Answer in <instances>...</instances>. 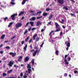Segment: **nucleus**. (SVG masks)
<instances>
[{
  "mask_svg": "<svg viewBox=\"0 0 78 78\" xmlns=\"http://www.w3.org/2000/svg\"><path fill=\"white\" fill-rule=\"evenodd\" d=\"M55 28H56V31H55V32H59L61 30L60 27H59V25L57 23H55Z\"/></svg>",
  "mask_w": 78,
  "mask_h": 78,
  "instance_id": "f257e3e1",
  "label": "nucleus"
},
{
  "mask_svg": "<svg viewBox=\"0 0 78 78\" xmlns=\"http://www.w3.org/2000/svg\"><path fill=\"white\" fill-rule=\"evenodd\" d=\"M22 23H18L16 24V29H17L19 27H22Z\"/></svg>",
  "mask_w": 78,
  "mask_h": 78,
  "instance_id": "f03ea898",
  "label": "nucleus"
},
{
  "mask_svg": "<svg viewBox=\"0 0 78 78\" xmlns=\"http://www.w3.org/2000/svg\"><path fill=\"white\" fill-rule=\"evenodd\" d=\"M16 16H17V14H14L11 16V17L12 18V20H15V17H16Z\"/></svg>",
  "mask_w": 78,
  "mask_h": 78,
  "instance_id": "7ed1b4c3",
  "label": "nucleus"
},
{
  "mask_svg": "<svg viewBox=\"0 0 78 78\" xmlns=\"http://www.w3.org/2000/svg\"><path fill=\"white\" fill-rule=\"evenodd\" d=\"M58 3L62 5L64 3V0H57Z\"/></svg>",
  "mask_w": 78,
  "mask_h": 78,
  "instance_id": "20e7f679",
  "label": "nucleus"
},
{
  "mask_svg": "<svg viewBox=\"0 0 78 78\" xmlns=\"http://www.w3.org/2000/svg\"><path fill=\"white\" fill-rule=\"evenodd\" d=\"M14 65V62H12V61H10L9 62V64H8V66L12 67V65Z\"/></svg>",
  "mask_w": 78,
  "mask_h": 78,
  "instance_id": "39448f33",
  "label": "nucleus"
},
{
  "mask_svg": "<svg viewBox=\"0 0 78 78\" xmlns=\"http://www.w3.org/2000/svg\"><path fill=\"white\" fill-rule=\"evenodd\" d=\"M65 44H66V46L68 47H70V44L69 42H68L67 41H65Z\"/></svg>",
  "mask_w": 78,
  "mask_h": 78,
  "instance_id": "423d86ee",
  "label": "nucleus"
},
{
  "mask_svg": "<svg viewBox=\"0 0 78 78\" xmlns=\"http://www.w3.org/2000/svg\"><path fill=\"white\" fill-rule=\"evenodd\" d=\"M9 55H12V57H14V56L16 55V53L15 52L13 53V52H10L9 53Z\"/></svg>",
  "mask_w": 78,
  "mask_h": 78,
  "instance_id": "0eeeda50",
  "label": "nucleus"
},
{
  "mask_svg": "<svg viewBox=\"0 0 78 78\" xmlns=\"http://www.w3.org/2000/svg\"><path fill=\"white\" fill-rule=\"evenodd\" d=\"M29 57L28 56H27L25 58L24 62H27V61H29Z\"/></svg>",
  "mask_w": 78,
  "mask_h": 78,
  "instance_id": "6e6552de",
  "label": "nucleus"
},
{
  "mask_svg": "<svg viewBox=\"0 0 78 78\" xmlns=\"http://www.w3.org/2000/svg\"><path fill=\"white\" fill-rule=\"evenodd\" d=\"M38 52V50H36L35 51V52H34L33 54V56H35L36 55V54H37V52Z\"/></svg>",
  "mask_w": 78,
  "mask_h": 78,
  "instance_id": "1a4fd4ad",
  "label": "nucleus"
},
{
  "mask_svg": "<svg viewBox=\"0 0 78 78\" xmlns=\"http://www.w3.org/2000/svg\"><path fill=\"white\" fill-rule=\"evenodd\" d=\"M14 1H15V0H11L12 2H10V4L11 5H16V3L14 2Z\"/></svg>",
  "mask_w": 78,
  "mask_h": 78,
  "instance_id": "9d476101",
  "label": "nucleus"
},
{
  "mask_svg": "<svg viewBox=\"0 0 78 78\" xmlns=\"http://www.w3.org/2000/svg\"><path fill=\"white\" fill-rule=\"evenodd\" d=\"M37 34H35L32 37L33 38V40H35L36 39V37H37Z\"/></svg>",
  "mask_w": 78,
  "mask_h": 78,
  "instance_id": "9b49d317",
  "label": "nucleus"
},
{
  "mask_svg": "<svg viewBox=\"0 0 78 78\" xmlns=\"http://www.w3.org/2000/svg\"><path fill=\"white\" fill-rule=\"evenodd\" d=\"M22 59H23L22 57L20 56L19 57V58L18 60V61H19V62H20V61H22Z\"/></svg>",
  "mask_w": 78,
  "mask_h": 78,
  "instance_id": "f8f14e48",
  "label": "nucleus"
},
{
  "mask_svg": "<svg viewBox=\"0 0 78 78\" xmlns=\"http://www.w3.org/2000/svg\"><path fill=\"white\" fill-rule=\"evenodd\" d=\"M31 62L32 64V66H34V59H32L31 61Z\"/></svg>",
  "mask_w": 78,
  "mask_h": 78,
  "instance_id": "ddd939ff",
  "label": "nucleus"
},
{
  "mask_svg": "<svg viewBox=\"0 0 78 78\" xmlns=\"http://www.w3.org/2000/svg\"><path fill=\"white\" fill-rule=\"evenodd\" d=\"M41 24H42V23H41L40 21H38L37 22L36 26H38L39 25H41Z\"/></svg>",
  "mask_w": 78,
  "mask_h": 78,
  "instance_id": "4468645a",
  "label": "nucleus"
},
{
  "mask_svg": "<svg viewBox=\"0 0 78 78\" xmlns=\"http://www.w3.org/2000/svg\"><path fill=\"white\" fill-rule=\"evenodd\" d=\"M29 39H30V36L27 37V38L25 39V42H27L29 40Z\"/></svg>",
  "mask_w": 78,
  "mask_h": 78,
  "instance_id": "2eb2a0df",
  "label": "nucleus"
},
{
  "mask_svg": "<svg viewBox=\"0 0 78 78\" xmlns=\"http://www.w3.org/2000/svg\"><path fill=\"white\" fill-rule=\"evenodd\" d=\"M63 9H66V11H68V10H69V9H68L67 7V6L64 7L63 8Z\"/></svg>",
  "mask_w": 78,
  "mask_h": 78,
  "instance_id": "dca6fc26",
  "label": "nucleus"
},
{
  "mask_svg": "<svg viewBox=\"0 0 78 78\" xmlns=\"http://www.w3.org/2000/svg\"><path fill=\"white\" fill-rule=\"evenodd\" d=\"M64 61L65 62V64H69V62H67V59H66V58H65Z\"/></svg>",
  "mask_w": 78,
  "mask_h": 78,
  "instance_id": "f3484780",
  "label": "nucleus"
},
{
  "mask_svg": "<svg viewBox=\"0 0 78 78\" xmlns=\"http://www.w3.org/2000/svg\"><path fill=\"white\" fill-rule=\"evenodd\" d=\"M24 14V12L23 11L21 12L19 14V16H20L22 14Z\"/></svg>",
  "mask_w": 78,
  "mask_h": 78,
  "instance_id": "a211bd4d",
  "label": "nucleus"
},
{
  "mask_svg": "<svg viewBox=\"0 0 78 78\" xmlns=\"http://www.w3.org/2000/svg\"><path fill=\"white\" fill-rule=\"evenodd\" d=\"M30 24H31V26L33 27V26H34V23L33 22H30Z\"/></svg>",
  "mask_w": 78,
  "mask_h": 78,
  "instance_id": "6ab92c4d",
  "label": "nucleus"
},
{
  "mask_svg": "<svg viewBox=\"0 0 78 78\" xmlns=\"http://www.w3.org/2000/svg\"><path fill=\"white\" fill-rule=\"evenodd\" d=\"M12 72V69H10L7 71V73H11Z\"/></svg>",
  "mask_w": 78,
  "mask_h": 78,
  "instance_id": "aec40b11",
  "label": "nucleus"
},
{
  "mask_svg": "<svg viewBox=\"0 0 78 78\" xmlns=\"http://www.w3.org/2000/svg\"><path fill=\"white\" fill-rule=\"evenodd\" d=\"M27 1L26 0H23V2L22 3V5H24L25 3V2H26Z\"/></svg>",
  "mask_w": 78,
  "mask_h": 78,
  "instance_id": "412c9836",
  "label": "nucleus"
},
{
  "mask_svg": "<svg viewBox=\"0 0 78 78\" xmlns=\"http://www.w3.org/2000/svg\"><path fill=\"white\" fill-rule=\"evenodd\" d=\"M27 44H26L24 48V51H26V50H27Z\"/></svg>",
  "mask_w": 78,
  "mask_h": 78,
  "instance_id": "4be33fe9",
  "label": "nucleus"
},
{
  "mask_svg": "<svg viewBox=\"0 0 78 78\" xmlns=\"http://www.w3.org/2000/svg\"><path fill=\"white\" fill-rule=\"evenodd\" d=\"M52 17H53V15L51 14L50 16L49 17V20L51 19Z\"/></svg>",
  "mask_w": 78,
  "mask_h": 78,
  "instance_id": "5701e85b",
  "label": "nucleus"
},
{
  "mask_svg": "<svg viewBox=\"0 0 78 78\" xmlns=\"http://www.w3.org/2000/svg\"><path fill=\"white\" fill-rule=\"evenodd\" d=\"M48 15V13H44L43 14V16H44L45 17L46 16H47Z\"/></svg>",
  "mask_w": 78,
  "mask_h": 78,
  "instance_id": "b1692460",
  "label": "nucleus"
},
{
  "mask_svg": "<svg viewBox=\"0 0 78 78\" xmlns=\"http://www.w3.org/2000/svg\"><path fill=\"white\" fill-rule=\"evenodd\" d=\"M5 37V35H2V36L1 37V39H3Z\"/></svg>",
  "mask_w": 78,
  "mask_h": 78,
  "instance_id": "393cba45",
  "label": "nucleus"
},
{
  "mask_svg": "<svg viewBox=\"0 0 78 78\" xmlns=\"http://www.w3.org/2000/svg\"><path fill=\"white\" fill-rule=\"evenodd\" d=\"M29 12H30V13H34V12H35V10H30V11H29Z\"/></svg>",
  "mask_w": 78,
  "mask_h": 78,
  "instance_id": "a878e982",
  "label": "nucleus"
},
{
  "mask_svg": "<svg viewBox=\"0 0 78 78\" xmlns=\"http://www.w3.org/2000/svg\"><path fill=\"white\" fill-rule=\"evenodd\" d=\"M7 76V74L5 73H3L2 74V76Z\"/></svg>",
  "mask_w": 78,
  "mask_h": 78,
  "instance_id": "bb28decb",
  "label": "nucleus"
},
{
  "mask_svg": "<svg viewBox=\"0 0 78 78\" xmlns=\"http://www.w3.org/2000/svg\"><path fill=\"white\" fill-rule=\"evenodd\" d=\"M42 13V11H39L37 12V14L38 15V14H41Z\"/></svg>",
  "mask_w": 78,
  "mask_h": 78,
  "instance_id": "cd10ccee",
  "label": "nucleus"
},
{
  "mask_svg": "<svg viewBox=\"0 0 78 78\" xmlns=\"http://www.w3.org/2000/svg\"><path fill=\"white\" fill-rule=\"evenodd\" d=\"M27 68H29V69H31V66H30V65L29 64L27 65Z\"/></svg>",
  "mask_w": 78,
  "mask_h": 78,
  "instance_id": "c85d7f7f",
  "label": "nucleus"
},
{
  "mask_svg": "<svg viewBox=\"0 0 78 78\" xmlns=\"http://www.w3.org/2000/svg\"><path fill=\"white\" fill-rule=\"evenodd\" d=\"M53 32H54V31H51V33H50V34H49V36H50V37H51V34H52V33H53Z\"/></svg>",
  "mask_w": 78,
  "mask_h": 78,
  "instance_id": "c756f323",
  "label": "nucleus"
},
{
  "mask_svg": "<svg viewBox=\"0 0 78 78\" xmlns=\"http://www.w3.org/2000/svg\"><path fill=\"white\" fill-rule=\"evenodd\" d=\"M36 18H35V17H33L31 18L32 20H36Z\"/></svg>",
  "mask_w": 78,
  "mask_h": 78,
  "instance_id": "7c9ffc66",
  "label": "nucleus"
},
{
  "mask_svg": "<svg viewBox=\"0 0 78 78\" xmlns=\"http://www.w3.org/2000/svg\"><path fill=\"white\" fill-rule=\"evenodd\" d=\"M28 70L29 73H31V69H28Z\"/></svg>",
  "mask_w": 78,
  "mask_h": 78,
  "instance_id": "2f4dec72",
  "label": "nucleus"
},
{
  "mask_svg": "<svg viewBox=\"0 0 78 78\" xmlns=\"http://www.w3.org/2000/svg\"><path fill=\"white\" fill-rule=\"evenodd\" d=\"M39 41V37H37L36 38V42H38V41Z\"/></svg>",
  "mask_w": 78,
  "mask_h": 78,
  "instance_id": "473e14b6",
  "label": "nucleus"
},
{
  "mask_svg": "<svg viewBox=\"0 0 78 78\" xmlns=\"http://www.w3.org/2000/svg\"><path fill=\"white\" fill-rule=\"evenodd\" d=\"M58 53H59L58 52V51H55V54L56 55H58Z\"/></svg>",
  "mask_w": 78,
  "mask_h": 78,
  "instance_id": "72a5a7b5",
  "label": "nucleus"
},
{
  "mask_svg": "<svg viewBox=\"0 0 78 78\" xmlns=\"http://www.w3.org/2000/svg\"><path fill=\"white\" fill-rule=\"evenodd\" d=\"M28 33V30H26V31L24 32V34L25 35L26 34H27Z\"/></svg>",
  "mask_w": 78,
  "mask_h": 78,
  "instance_id": "f704fd0d",
  "label": "nucleus"
},
{
  "mask_svg": "<svg viewBox=\"0 0 78 78\" xmlns=\"http://www.w3.org/2000/svg\"><path fill=\"white\" fill-rule=\"evenodd\" d=\"M29 22H27V23L26 25L25 26V27H27V26L29 25Z\"/></svg>",
  "mask_w": 78,
  "mask_h": 78,
  "instance_id": "c9c22d12",
  "label": "nucleus"
},
{
  "mask_svg": "<svg viewBox=\"0 0 78 78\" xmlns=\"http://www.w3.org/2000/svg\"><path fill=\"white\" fill-rule=\"evenodd\" d=\"M41 18H42V16H41L38 17L37 18V19H41Z\"/></svg>",
  "mask_w": 78,
  "mask_h": 78,
  "instance_id": "e433bc0d",
  "label": "nucleus"
},
{
  "mask_svg": "<svg viewBox=\"0 0 78 78\" xmlns=\"http://www.w3.org/2000/svg\"><path fill=\"white\" fill-rule=\"evenodd\" d=\"M5 48L8 50L9 49V48H10V47L9 46H7L5 47Z\"/></svg>",
  "mask_w": 78,
  "mask_h": 78,
  "instance_id": "4c0bfd02",
  "label": "nucleus"
},
{
  "mask_svg": "<svg viewBox=\"0 0 78 78\" xmlns=\"http://www.w3.org/2000/svg\"><path fill=\"white\" fill-rule=\"evenodd\" d=\"M74 73H75L76 74V73H78V71L76 70H75L74 72Z\"/></svg>",
  "mask_w": 78,
  "mask_h": 78,
  "instance_id": "58836bf2",
  "label": "nucleus"
},
{
  "mask_svg": "<svg viewBox=\"0 0 78 78\" xmlns=\"http://www.w3.org/2000/svg\"><path fill=\"white\" fill-rule=\"evenodd\" d=\"M16 36H13V37H12L11 38V39H14V38H16Z\"/></svg>",
  "mask_w": 78,
  "mask_h": 78,
  "instance_id": "ea45409f",
  "label": "nucleus"
},
{
  "mask_svg": "<svg viewBox=\"0 0 78 78\" xmlns=\"http://www.w3.org/2000/svg\"><path fill=\"white\" fill-rule=\"evenodd\" d=\"M51 10V9H48V8H47L46 9V11H49Z\"/></svg>",
  "mask_w": 78,
  "mask_h": 78,
  "instance_id": "a19ab883",
  "label": "nucleus"
},
{
  "mask_svg": "<svg viewBox=\"0 0 78 78\" xmlns=\"http://www.w3.org/2000/svg\"><path fill=\"white\" fill-rule=\"evenodd\" d=\"M20 76L21 77H22V76H23V73H20Z\"/></svg>",
  "mask_w": 78,
  "mask_h": 78,
  "instance_id": "79ce46f5",
  "label": "nucleus"
},
{
  "mask_svg": "<svg viewBox=\"0 0 78 78\" xmlns=\"http://www.w3.org/2000/svg\"><path fill=\"white\" fill-rule=\"evenodd\" d=\"M7 19H8V17H6L4 18V20L5 21H6V20H7Z\"/></svg>",
  "mask_w": 78,
  "mask_h": 78,
  "instance_id": "37998d69",
  "label": "nucleus"
},
{
  "mask_svg": "<svg viewBox=\"0 0 78 78\" xmlns=\"http://www.w3.org/2000/svg\"><path fill=\"white\" fill-rule=\"evenodd\" d=\"M70 15L71 16H75V13H74V14L73 13H70Z\"/></svg>",
  "mask_w": 78,
  "mask_h": 78,
  "instance_id": "c03bdc74",
  "label": "nucleus"
},
{
  "mask_svg": "<svg viewBox=\"0 0 78 78\" xmlns=\"http://www.w3.org/2000/svg\"><path fill=\"white\" fill-rule=\"evenodd\" d=\"M44 42L42 43L41 44L40 46L41 47H43V45H44Z\"/></svg>",
  "mask_w": 78,
  "mask_h": 78,
  "instance_id": "a18cd8bd",
  "label": "nucleus"
},
{
  "mask_svg": "<svg viewBox=\"0 0 78 78\" xmlns=\"http://www.w3.org/2000/svg\"><path fill=\"white\" fill-rule=\"evenodd\" d=\"M67 75H68L67 73H65V74H64V76H67Z\"/></svg>",
  "mask_w": 78,
  "mask_h": 78,
  "instance_id": "49530a36",
  "label": "nucleus"
},
{
  "mask_svg": "<svg viewBox=\"0 0 78 78\" xmlns=\"http://www.w3.org/2000/svg\"><path fill=\"white\" fill-rule=\"evenodd\" d=\"M68 56V55H66L65 56L64 59H66V58H67V57Z\"/></svg>",
  "mask_w": 78,
  "mask_h": 78,
  "instance_id": "de8ad7c7",
  "label": "nucleus"
},
{
  "mask_svg": "<svg viewBox=\"0 0 78 78\" xmlns=\"http://www.w3.org/2000/svg\"><path fill=\"white\" fill-rule=\"evenodd\" d=\"M32 41V39H31L29 41V44H30V43H31V42Z\"/></svg>",
  "mask_w": 78,
  "mask_h": 78,
  "instance_id": "09e8293b",
  "label": "nucleus"
},
{
  "mask_svg": "<svg viewBox=\"0 0 78 78\" xmlns=\"http://www.w3.org/2000/svg\"><path fill=\"white\" fill-rule=\"evenodd\" d=\"M71 60V58L70 57H69L68 59V61H70Z\"/></svg>",
  "mask_w": 78,
  "mask_h": 78,
  "instance_id": "8fccbe9b",
  "label": "nucleus"
},
{
  "mask_svg": "<svg viewBox=\"0 0 78 78\" xmlns=\"http://www.w3.org/2000/svg\"><path fill=\"white\" fill-rule=\"evenodd\" d=\"M24 41H21V44H22V45H23V44H24Z\"/></svg>",
  "mask_w": 78,
  "mask_h": 78,
  "instance_id": "3c124183",
  "label": "nucleus"
},
{
  "mask_svg": "<svg viewBox=\"0 0 78 78\" xmlns=\"http://www.w3.org/2000/svg\"><path fill=\"white\" fill-rule=\"evenodd\" d=\"M69 31V29L68 28V29L66 30V33H67Z\"/></svg>",
  "mask_w": 78,
  "mask_h": 78,
  "instance_id": "603ef678",
  "label": "nucleus"
},
{
  "mask_svg": "<svg viewBox=\"0 0 78 78\" xmlns=\"http://www.w3.org/2000/svg\"><path fill=\"white\" fill-rule=\"evenodd\" d=\"M32 15H33V16H35V15H36V16H37V13H35L34 14L33 13H32Z\"/></svg>",
  "mask_w": 78,
  "mask_h": 78,
  "instance_id": "864d4df0",
  "label": "nucleus"
},
{
  "mask_svg": "<svg viewBox=\"0 0 78 78\" xmlns=\"http://www.w3.org/2000/svg\"><path fill=\"white\" fill-rule=\"evenodd\" d=\"M30 47L31 48V49L33 48V46H32V44H30Z\"/></svg>",
  "mask_w": 78,
  "mask_h": 78,
  "instance_id": "5fc2aeb1",
  "label": "nucleus"
},
{
  "mask_svg": "<svg viewBox=\"0 0 78 78\" xmlns=\"http://www.w3.org/2000/svg\"><path fill=\"white\" fill-rule=\"evenodd\" d=\"M5 59H6V57H4L2 58V59H3L4 61H5Z\"/></svg>",
  "mask_w": 78,
  "mask_h": 78,
  "instance_id": "6e6d98bb",
  "label": "nucleus"
},
{
  "mask_svg": "<svg viewBox=\"0 0 78 78\" xmlns=\"http://www.w3.org/2000/svg\"><path fill=\"white\" fill-rule=\"evenodd\" d=\"M62 27L63 28H64V29H65V28H66V27H65L64 25H62Z\"/></svg>",
  "mask_w": 78,
  "mask_h": 78,
  "instance_id": "4d7b16f0",
  "label": "nucleus"
},
{
  "mask_svg": "<svg viewBox=\"0 0 78 78\" xmlns=\"http://www.w3.org/2000/svg\"><path fill=\"white\" fill-rule=\"evenodd\" d=\"M31 30V28L30 27L28 29V31H30Z\"/></svg>",
  "mask_w": 78,
  "mask_h": 78,
  "instance_id": "13d9d810",
  "label": "nucleus"
},
{
  "mask_svg": "<svg viewBox=\"0 0 78 78\" xmlns=\"http://www.w3.org/2000/svg\"><path fill=\"white\" fill-rule=\"evenodd\" d=\"M23 78H27V75H25L24 76H23Z\"/></svg>",
  "mask_w": 78,
  "mask_h": 78,
  "instance_id": "bf43d9fd",
  "label": "nucleus"
},
{
  "mask_svg": "<svg viewBox=\"0 0 78 78\" xmlns=\"http://www.w3.org/2000/svg\"><path fill=\"white\" fill-rule=\"evenodd\" d=\"M31 52H34V49H33L32 50L30 51Z\"/></svg>",
  "mask_w": 78,
  "mask_h": 78,
  "instance_id": "052dcab7",
  "label": "nucleus"
},
{
  "mask_svg": "<svg viewBox=\"0 0 78 78\" xmlns=\"http://www.w3.org/2000/svg\"><path fill=\"white\" fill-rule=\"evenodd\" d=\"M60 36H62V32H60Z\"/></svg>",
  "mask_w": 78,
  "mask_h": 78,
  "instance_id": "680f3d73",
  "label": "nucleus"
},
{
  "mask_svg": "<svg viewBox=\"0 0 78 78\" xmlns=\"http://www.w3.org/2000/svg\"><path fill=\"white\" fill-rule=\"evenodd\" d=\"M34 30H36V28H33L32 29V31H34Z\"/></svg>",
  "mask_w": 78,
  "mask_h": 78,
  "instance_id": "e2e57ef3",
  "label": "nucleus"
},
{
  "mask_svg": "<svg viewBox=\"0 0 78 78\" xmlns=\"http://www.w3.org/2000/svg\"><path fill=\"white\" fill-rule=\"evenodd\" d=\"M51 23V21L50 22H49L48 23V25H50Z\"/></svg>",
  "mask_w": 78,
  "mask_h": 78,
  "instance_id": "0e129e2a",
  "label": "nucleus"
},
{
  "mask_svg": "<svg viewBox=\"0 0 78 78\" xmlns=\"http://www.w3.org/2000/svg\"><path fill=\"white\" fill-rule=\"evenodd\" d=\"M9 25H12V23H9Z\"/></svg>",
  "mask_w": 78,
  "mask_h": 78,
  "instance_id": "69168bd1",
  "label": "nucleus"
},
{
  "mask_svg": "<svg viewBox=\"0 0 78 78\" xmlns=\"http://www.w3.org/2000/svg\"><path fill=\"white\" fill-rule=\"evenodd\" d=\"M4 42L5 43H7V42H8V40L7 41H5Z\"/></svg>",
  "mask_w": 78,
  "mask_h": 78,
  "instance_id": "338daca9",
  "label": "nucleus"
},
{
  "mask_svg": "<svg viewBox=\"0 0 78 78\" xmlns=\"http://www.w3.org/2000/svg\"><path fill=\"white\" fill-rule=\"evenodd\" d=\"M66 50L67 51H68V50H69V47H67V48H66Z\"/></svg>",
  "mask_w": 78,
  "mask_h": 78,
  "instance_id": "774afa93",
  "label": "nucleus"
}]
</instances>
